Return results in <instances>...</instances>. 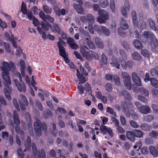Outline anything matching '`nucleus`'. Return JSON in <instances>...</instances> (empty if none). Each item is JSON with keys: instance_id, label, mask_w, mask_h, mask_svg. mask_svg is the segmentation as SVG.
Listing matches in <instances>:
<instances>
[{"instance_id": "27", "label": "nucleus", "mask_w": 158, "mask_h": 158, "mask_svg": "<svg viewBox=\"0 0 158 158\" xmlns=\"http://www.w3.org/2000/svg\"><path fill=\"white\" fill-rule=\"evenodd\" d=\"M149 151L150 153L155 157L158 156V152L155 147L153 146H150Z\"/></svg>"}, {"instance_id": "54", "label": "nucleus", "mask_w": 158, "mask_h": 158, "mask_svg": "<svg viewBox=\"0 0 158 158\" xmlns=\"http://www.w3.org/2000/svg\"><path fill=\"white\" fill-rule=\"evenodd\" d=\"M94 30L96 31H97L98 33L100 35L102 34V27H101L97 25H94Z\"/></svg>"}, {"instance_id": "61", "label": "nucleus", "mask_w": 158, "mask_h": 158, "mask_svg": "<svg viewBox=\"0 0 158 158\" xmlns=\"http://www.w3.org/2000/svg\"><path fill=\"white\" fill-rule=\"evenodd\" d=\"M3 44L7 52L8 53L10 52H11V49L10 47L9 44L8 43L4 42H3Z\"/></svg>"}, {"instance_id": "8", "label": "nucleus", "mask_w": 158, "mask_h": 158, "mask_svg": "<svg viewBox=\"0 0 158 158\" xmlns=\"http://www.w3.org/2000/svg\"><path fill=\"white\" fill-rule=\"evenodd\" d=\"M122 76L123 78V82L125 86L128 89H131V77L129 74L126 72H122Z\"/></svg>"}, {"instance_id": "7", "label": "nucleus", "mask_w": 158, "mask_h": 158, "mask_svg": "<svg viewBox=\"0 0 158 158\" xmlns=\"http://www.w3.org/2000/svg\"><path fill=\"white\" fill-rule=\"evenodd\" d=\"M122 76L123 78V82L125 86L128 89H131V77L129 74L126 72H122Z\"/></svg>"}, {"instance_id": "4", "label": "nucleus", "mask_w": 158, "mask_h": 158, "mask_svg": "<svg viewBox=\"0 0 158 158\" xmlns=\"http://www.w3.org/2000/svg\"><path fill=\"white\" fill-rule=\"evenodd\" d=\"M34 130L37 135L40 137L41 135V131L45 133L47 131V127L44 122H41L39 120H37L34 123Z\"/></svg>"}, {"instance_id": "6", "label": "nucleus", "mask_w": 158, "mask_h": 158, "mask_svg": "<svg viewBox=\"0 0 158 158\" xmlns=\"http://www.w3.org/2000/svg\"><path fill=\"white\" fill-rule=\"evenodd\" d=\"M31 146L34 156H36L37 158H46L45 152L43 149H41L40 152L39 150H37L35 143H32Z\"/></svg>"}, {"instance_id": "2", "label": "nucleus", "mask_w": 158, "mask_h": 158, "mask_svg": "<svg viewBox=\"0 0 158 158\" xmlns=\"http://www.w3.org/2000/svg\"><path fill=\"white\" fill-rule=\"evenodd\" d=\"M140 39L143 43H149L152 50L156 49L158 47V40L152 32L144 31L143 36H140Z\"/></svg>"}, {"instance_id": "53", "label": "nucleus", "mask_w": 158, "mask_h": 158, "mask_svg": "<svg viewBox=\"0 0 158 158\" xmlns=\"http://www.w3.org/2000/svg\"><path fill=\"white\" fill-rule=\"evenodd\" d=\"M19 126L16 125L15 127V130L18 134H20L22 136L24 134V132L22 130H21Z\"/></svg>"}, {"instance_id": "38", "label": "nucleus", "mask_w": 158, "mask_h": 158, "mask_svg": "<svg viewBox=\"0 0 158 158\" xmlns=\"http://www.w3.org/2000/svg\"><path fill=\"white\" fill-rule=\"evenodd\" d=\"M150 73L152 76H154L155 75L158 76V66H156L154 68L151 69Z\"/></svg>"}, {"instance_id": "23", "label": "nucleus", "mask_w": 158, "mask_h": 158, "mask_svg": "<svg viewBox=\"0 0 158 158\" xmlns=\"http://www.w3.org/2000/svg\"><path fill=\"white\" fill-rule=\"evenodd\" d=\"M13 119L15 123L17 126H19L20 121L18 113L16 111H14L13 115Z\"/></svg>"}, {"instance_id": "34", "label": "nucleus", "mask_w": 158, "mask_h": 158, "mask_svg": "<svg viewBox=\"0 0 158 158\" xmlns=\"http://www.w3.org/2000/svg\"><path fill=\"white\" fill-rule=\"evenodd\" d=\"M140 127L142 130L146 131H149L151 129L150 125L146 123L142 124L140 126Z\"/></svg>"}, {"instance_id": "51", "label": "nucleus", "mask_w": 158, "mask_h": 158, "mask_svg": "<svg viewBox=\"0 0 158 158\" xmlns=\"http://www.w3.org/2000/svg\"><path fill=\"white\" fill-rule=\"evenodd\" d=\"M47 20H48L50 23L53 24L55 21V18L52 17L49 15H47L46 18V21L45 22H47Z\"/></svg>"}, {"instance_id": "39", "label": "nucleus", "mask_w": 158, "mask_h": 158, "mask_svg": "<svg viewBox=\"0 0 158 158\" xmlns=\"http://www.w3.org/2000/svg\"><path fill=\"white\" fill-rule=\"evenodd\" d=\"M89 51L88 47L86 46H84L81 48L80 49V52L81 54L84 57L86 54L87 52H88Z\"/></svg>"}, {"instance_id": "3", "label": "nucleus", "mask_w": 158, "mask_h": 158, "mask_svg": "<svg viewBox=\"0 0 158 158\" xmlns=\"http://www.w3.org/2000/svg\"><path fill=\"white\" fill-rule=\"evenodd\" d=\"M121 107L127 117L129 118L131 116L132 119L134 120H136L138 119V116L135 111L131 110L129 111V109L132 108V105L130 101L122 103L121 104Z\"/></svg>"}, {"instance_id": "26", "label": "nucleus", "mask_w": 158, "mask_h": 158, "mask_svg": "<svg viewBox=\"0 0 158 158\" xmlns=\"http://www.w3.org/2000/svg\"><path fill=\"white\" fill-rule=\"evenodd\" d=\"M126 135L127 138L132 142H134L135 140V137L134 135L133 131L132 132L131 131H128L127 132Z\"/></svg>"}, {"instance_id": "12", "label": "nucleus", "mask_w": 158, "mask_h": 158, "mask_svg": "<svg viewBox=\"0 0 158 158\" xmlns=\"http://www.w3.org/2000/svg\"><path fill=\"white\" fill-rule=\"evenodd\" d=\"M15 85L17 87L18 90L20 92H23L24 93L26 91V86L25 84L22 82L20 83L18 79H15L14 80Z\"/></svg>"}, {"instance_id": "10", "label": "nucleus", "mask_w": 158, "mask_h": 158, "mask_svg": "<svg viewBox=\"0 0 158 158\" xmlns=\"http://www.w3.org/2000/svg\"><path fill=\"white\" fill-rule=\"evenodd\" d=\"M99 129L103 134L106 135L108 133L111 137L114 136L112 130L110 128L107 127L106 126L102 125L100 126Z\"/></svg>"}, {"instance_id": "21", "label": "nucleus", "mask_w": 158, "mask_h": 158, "mask_svg": "<svg viewBox=\"0 0 158 158\" xmlns=\"http://www.w3.org/2000/svg\"><path fill=\"white\" fill-rule=\"evenodd\" d=\"M88 37L85 39L87 44L89 47L90 49H94L95 48V46L94 43L91 40V37L89 34L87 32Z\"/></svg>"}, {"instance_id": "33", "label": "nucleus", "mask_w": 158, "mask_h": 158, "mask_svg": "<svg viewBox=\"0 0 158 158\" xmlns=\"http://www.w3.org/2000/svg\"><path fill=\"white\" fill-rule=\"evenodd\" d=\"M121 94L125 99H127L129 101L131 99V97L129 93L125 90L122 91L121 93Z\"/></svg>"}, {"instance_id": "28", "label": "nucleus", "mask_w": 158, "mask_h": 158, "mask_svg": "<svg viewBox=\"0 0 158 158\" xmlns=\"http://www.w3.org/2000/svg\"><path fill=\"white\" fill-rule=\"evenodd\" d=\"M148 21L150 29L155 31L158 32V30L155 26V22L151 18H149Z\"/></svg>"}, {"instance_id": "1", "label": "nucleus", "mask_w": 158, "mask_h": 158, "mask_svg": "<svg viewBox=\"0 0 158 158\" xmlns=\"http://www.w3.org/2000/svg\"><path fill=\"white\" fill-rule=\"evenodd\" d=\"M2 66L1 67L2 73V76L4 80L3 84L6 88L4 89V92L6 97L8 100L11 99L10 93H12V89L10 85L11 84L10 77L9 76V71L11 70V67L9 64L6 61L3 62Z\"/></svg>"}, {"instance_id": "20", "label": "nucleus", "mask_w": 158, "mask_h": 158, "mask_svg": "<svg viewBox=\"0 0 158 158\" xmlns=\"http://www.w3.org/2000/svg\"><path fill=\"white\" fill-rule=\"evenodd\" d=\"M81 5L75 3L73 5V7L77 12L81 15H84L85 14V11L83 7Z\"/></svg>"}, {"instance_id": "63", "label": "nucleus", "mask_w": 158, "mask_h": 158, "mask_svg": "<svg viewBox=\"0 0 158 158\" xmlns=\"http://www.w3.org/2000/svg\"><path fill=\"white\" fill-rule=\"evenodd\" d=\"M141 152L142 154L143 155H147L148 153V148L147 147H143L141 150Z\"/></svg>"}, {"instance_id": "29", "label": "nucleus", "mask_w": 158, "mask_h": 158, "mask_svg": "<svg viewBox=\"0 0 158 158\" xmlns=\"http://www.w3.org/2000/svg\"><path fill=\"white\" fill-rule=\"evenodd\" d=\"M120 24L121 26L120 27L122 28L124 30L127 29L129 27L127 22L123 18L121 19V21Z\"/></svg>"}, {"instance_id": "45", "label": "nucleus", "mask_w": 158, "mask_h": 158, "mask_svg": "<svg viewBox=\"0 0 158 158\" xmlns=\"http://www.w3.org/2000/svg\"><path fill=\"white\" fill-rule=\"evenodd\" d=\"M69 152L65 150H62L61 154L59 156L60 158H65L69 156Z\"/></svg>"}, {"instance_id": "16", "label": "nucleus", "mask_w": 158, "mask_h": 158, "mask_svg": "<svg viewBox=\"0 0 158 158\" xmlns=\"http://www.w3.org/2000/svg\"><path fill=\"white\" fill-rule=\"evenodd\" d=\"M132 77L134 82L136 85L138 86H142L140 79L136 73H133Z\"/></svg>"}, {"instance_id": "55", "label": "nucleus", "mask_w": 158, "mask_h": 158, "mask_svg": "<svg viewBox=\"0 0 158 158\" xmlns=\"http://www.w3.org/2000/svg\"><path fill=\"white\" fill-rule=\"evenodd\" d=\"M106 111L108 112L110 114L114 115V116H116V114L115 112H114L113 109L109 107H108L107 108Z\"/></svg>"}, {"instance_id": "59", "label": "nucleus", "mask_w": 158, "mask_h": 158, "mask_svg": "<svg viewBox=\"0 0 158 158\" xmlns=\"http://www.w3.org/2000/svg\"><path fill=\"white\" fill-rule=\"evenodd\" d=\"M39 17L41 18L44 21H46V15H45L43 11H41L39 14Z\"/></svg>"}, {"instance_id": "60", "label": "nucleus", "mask_w": 158, "mask_h": 158, "mask_svg": "<svg viewBox=\"0 0 158 158\" xmlns=\"http://www.w3.org/2000/svg\"><path fill=\"white\" fill-rule=\"evenodd\" d=\"M130 125L132 127L136 128H137L138 125L137 124V123L135 122V121L131 120L129 122Z\"/></svg>"}, {"instance_id": "30", "label": "nucleus", "mask_w": 158, "mask_h": 158, "mask_svg": "<svg viewBox=\"0 0 158 158\" xmlns=\"http://www.w3.org/2000/svg\"><path fill=\"white\" fill-rule=\"evenodd\" d=\"M133 131L135 137H136L139 138L143 137V133L141 131L135 129Z\"/></svg>"}, {"instance_id": "48", "label": "nucleus", "mask_w": 158, "mask_h": 158, "mask_svg": "<svg viewBox=\"0 0 158 158\" xmlns=\"http://www.w3.org/2000/svg\"><path fill=\"white\" fill-rule=\"evenodd\" d=\"M141 54L144 57L148 58L150 56V53L147 49H144L141 50Z\"/></svg>"}, {"instance_id": "22", "label": "nucleus", "mask_w": 158, "mask_h": 158, "mask_svg": "<svg viewBox=\"0 0 158 158\" xmlns=\"http://www.w3.org/2000/svg\"><path fill=\"white\" fill-rule=\"evenodd\" d=\"M45 23L44 22H41V24L43 29L45 31L49 30V28L52 29V25L48 22H45Z\"/></svg>"}, {"instance_id": "15", "label": "nucleus", "mask_w": 158, "mask_h": 158, "mask_svg": "<svg viewBox=\"0 0 158 158\" xmlns=\"http://www.w3.org/2000/svg\"><path fill=\"white\" fill-rule=\"evenodd\" d=\"M139 23L137 27L139 29L142 30L145 28L146 27V23L144 21V19L142 14H139Z\"/></svg>"}, {"instance_id": "43", "label": "nucleus", "mask_w": 158, "mask_h": 158, "mask_svg": "<svg viewBox=\"0 0 158 158\" xmlns=\"http://www.w3.org/2000/svg\"><path fill=\"white\" fill-rule=\"evenodd\" d=\"M101 31L102 33V32L106 36H108L110 33L109 29L104 26H102Z\"/></svg>"}, {"instance_id": "56", "label": "nucleus", "mask_w": 158, "mask_h": 158, "mask_svg": "<svg viewBox=\"0 0 158 158\" xmlns=\"http://www.w3.org/2000/svg\"><path fill=\"white\" fill-rule=\"evenodd\" d=\"M153 140L150 138L147 137L145 139V143L147 145H150L153 143Z\"/></svg>"}, {"instance_id": "19", "label": "nucleus", "mask_w": 158, "mask_h": 158, "mask_svg": "<svg viewBox=\"0 0 158 158\" xmlns=\"http://www.w3.org/2000/svg\"><path fill=\"white\" fill-rule=\"evenodd\" d=\"M81 5L75 3L73 5V7L77 12L81 15H84L85 14V11L83 7Z\"/></svg>"}, {"instance_id": "46", "label": "nucleus", "mask_w": 158, "mask_h": 158, "mask_svg": "<svg viewBox=\"0 0 158 158\" xmlns=\"http://www.w3.org/2000/svg\"><path fill=\"white\" fill-rule=\"evenodd\" d=\"M21 10L23 14H26V12H27V9L26 6V4L23 2H22L21 4Z\"/></svg>"}, {"instance_id": "31", "label": "nucleus", "mask_w": 158, "mask_h": 158, "mask_svg": "<svg viewBox=\"0 0 158 158\" xmlns=\"http://www.w3.org/2000/svg\"><path fill=\"white\" fill-rule=\"evenodd\" d=\"M53 29L52 30L53 32H56L58 34H60L61 33V29L59 27V25L55 23L53 24Z\"/></svg>"}, {"instance_id": "64", "label": "nucleus", "mask_w": 158, "mask_h": 158, "mask_svg": "<svg viewBox=\"0 0 158 158\" xmlns=\"http://www.w3.org/2000/svg\"><path fill=\"white\" fill-rule=\"evenodd\" d=\"M152 107L154 112L155 113L158 114V105L155 104H152Z\"/></svg>"}, {"instance_id": "42", "label": "nucleus", "mask_w": 158, "mask_h": 158, "mask_svg": "<svg viewBox=\"0 0 158 158\" xmlns=\"http://www.w3.org/2000/svg\"><path fill=\"white\" fill-rule=\"evenodd\" d=\"M151 83L153 87L158 88V81L156 79L154 78H152Z\"/></svg>"}, {"instance_id": "44", "label": "nucleus", "mask_w": 158, "mask_h": 158, "mask_svg": "<svg viewBox=\"0 0 158 158\" xmlns=\"http://www.w3.org/2000/svg\"><path fill=\"white\" fill-rule=\"evenodd\" d=\"M124 29L122 27H119L118 29V32L119 35L123 37L126 36V32L125 31Z\"/></svg>"}, {"instance_id": "17", "label": "nucleus", "mask_w": 158, "mask_h": 158, "mask_svg": "<svg viewBox=\"0 0 158 158\" xmlns=\"http://www.w3.org/2000/svg\"><path fill=\"white\" fill-rule=\"evenodd\" d=\"M57 44L59 48V55L62 57L66 55L65 49L64 47L60 44V42H58Z\"/></svg>"}, {"instance_id": "14", "label": "nucleus", "mask_w": 158, "mask_h": 158, "mask_svg": "<svg viewBox=\"0 0 158 158\" xmlns=\"http://www.w3.org/2000/svg\"><path fill=\"white\" fill-rule=\"evenodd\" d=\"M125 7H123L121 8L122 15L125 18L127 17V10H128L130 8V6L127 0H125L124 2Z\"/></svg>"}, {"instance_id": "18", "label": "nucleus", "mask_w": 158, "mask_h": 158, "mask_svg": "<svg viewBox=\"0 0 158 158\" xmlns=\"http://www.w3.org/2000/svg\"><path fill=\"white\" fill-rule=\"evenodd\" d=\"M98 14L100 17L106 20H108L109 18L108 12L103 10H99L98 11Z\"/></svg>"}, {"instance_id": "49", "label": "nucleus", "mask_w": 158, "mask_h": 158, "mask_svg": "<svg viewBox=\"0 0 158 158\" xmlns=\"http://www.w3.org/2000/svg\"><path fill=\"white\" fill-rule=\"evenodd\" d=\"M110 6L112 11L113 13H115L116 12L115 6L114 2L113 0H111L110 1Z\"/></svg>"}, {"instance_id": "47", "label": "nucleus", "mask_w": 158, "mask_h": 158, "mask_svg": "<svg viewBox=\"0 0 158 158\" xmlns=\"http://www.w3.org/2000/svg\"><path fill=\"white\" fill-rule=\"evenodd\" d=\"M17 153L18 154V157L20 158H23L24 157V154L21 147H19L17 150Z\"/></svg>"}, {"instance_id": "25", "label": "nucleus", "mask_w": 158, "mask_h": 158, "mask_svg": "<svg viewBox=\"0 0 158 158\" xmlns=\"http://www.w3.org/2000/svg\"><path fill=\"white\" fill-rule=\"evenodd\" d=\"M77 76L80 81V82L78 83L79 84H80V83H84L86 82V80L85 77L82 74L80 73L78 69H77Z\"/></svg>"}, {"instance_id": "40", "label": "nucleus", "mask_w": 158, "mask_h": 158, "mask_svg": "<svg viewBox=\"0 0 158 158\" xmlns=\"http://www.w3.org/2000/svg\"><path fill=\"white\" fill-rule=\"evenodd\" d=\"M132 58L135 60H139L141 58L140 54L136 52H135L132 54Z\"/></svg>"}, {"instance_id": "37", "label": "nucleus", "mask_w": 158, "mask_h": 158, "mask_svg": "<svg viewBox=\"0 0 158 158\" xmlns=\"http://www.w3.org/2000/svg\"><path fill=\"white\" fill-rule=\"evenodd\" d=\"M95 42L97 46L98 47L102 49L104 47V45L102 42L98 38H96L95 39Z\"/></svg>"}, {"instance_id": "52", "label": "nucleus", "mask_w": 158, "mask_h": 158, "mask_svg": "<svg viewBox=\"0 0 158 158\" xmlns=\"http://www.w3.org/2000/svg\"><path fill=\"white\" fill-rule=\"evenodd\" d=\"M105 88L106 91L108 92H111L113 89L112 85L109 83H107L105 85Z\"/></svg>"}, {"instance_id": "35", "label": "nucleus", "mask_w": 158, "mask_h": 158, "mask_svg": "<svg viewBox=\"0 0 158 158\" xmlns=\"http://www.w3.org/2000/svg\"><path fill=\"white\" fill-rule=\"evenodd\" d=\"M44 11L47 14H51L52 12V9L49 6L44 5L43 7Z\"/></svg>"}, {"instance_id": "5", "label": "nucleus", "mask_w": 158, "mask_h": 158, "mask_svg": "<svg viewBox=\"0 0 158 158\" xmlns=\"http://www.w3.org/2000/svg\"><path fill=\"white\" fill-rule=\"evenodd\" d=\"M110 64L112 66L117 69H119L120 65L121 64L122 67L123 69H126V61L123 59L119 58L118 60L115 58L113 59Z\"/></svg>"}, {"instance_id": "36", "label": "nucleus", "mask_w": 158, "mask_h": 158, "mask_svg": "<svg viewBox=\"0 0 158 158\" xmlns=\"http://www.w3.org/2000/svg\"><path fill=\"white\" fill-rule=\"evenodd\" d=\"M99 4L103 8H106L109 5L108 0H99Z\"/></svg>"}, {"instance_id": "58", "label": "nucleus", "mask_w": 158, "mask_h": 158, "mask_svg": "<svg viewBox=\"0 0 158 158\" xmlns=\"http://www.w3.org/2000/svg\"><path fill=\"white\" fill-rule=\"evenodd\" d=\"M134 64V62L132 60H128L127 62V63L126 62V68L127 66L129 67V68L131 69L132 68Z\"/></svg>"}, {"instance_id": "9", "label": "nucleus", "mask_w": 158, "mask_h": 158, "mask_svg": "<svg viewBox=\"0 0 158 158\" xmlns=\"http://www.w3.org/2000/svg\"><path fill=\"white\" fill-rule=\"evenodd\" d=\"M21 98L19 100L20 108L22 110H26V106H27L28 103L26 97L23 94L20 95Z\"/></svg>"}, {"instance_id": "13", "label": "nucleus", "mask_w": 158, "mask_h": 158, "mask_svg": "<svg viewBox=\"0 0 158 158\" xmlns=\"http://www.w3.org/2000/svg\"><path fill=\"white\" fill-rule=\"evenodd\" d=\"M133 89L136 93H140L142 95L145 97H148L149 96V92L148 91L143 87H141L140 88L134 86L133 85Z\"/></svg>"}, {"instance_id": "57", "label": "nucleus", "mask_w": 158, "mask_h": 158, "mask_svg": "<svg viewBox=\"0 0 158 158\" xmlns=\"http://www.w3.org/2000/svg\"><path fill=\"white\" fill-rule=\"evenodd\" d=\"M122 45L123 48L126 51H128L130 49V45L126 41H123Z\"/></svg>"}, {"instance_id": "24", "label": "nucleus", "mask_w": 158, "mask_h": 158, "mask_svg": "<svg viewBox=\"0 0 158 158\" xmlns=\"http://www.w3.org/2000/svg\"><path fill=\"white\" fill-rule=\"evenodd\" d=\"M150 108L148 106H144L142 105L139 110L140 113L144 114H147L150 111Z\"/></svg>"}, {"instance_id": "32", "label": "nucleus", "mask_w": 158, "mask_h": 158, "mask_svg": "<svg viewBox=\"0 0 158 158\" xmlns=\"http://www.w3.org/2000/svg\"><path fill=\"white\" fill-rule=\"evenodd\" d=\"M133 44L135 48L138 49H141L142 48V44L141 42L138 40H135L133 42Z\"/></svg>"}, {"instance_id": "62", "label": "nucleus", "mask_w": 158, "mask_h": 158, "mask_svg": "<svg viewBox=\"0 0 158 158\" xmlns=\"http://www.w3.org/2000/svg\"><path fill=\"white\" fill-rule=\"evenodd\" d=\"M149 136L152 138H156L157 136V133L156 131H152L149 134Z\"/></svg>"}, {"instance_id": "50", "label": "nucleus", "mask_w": 158, "mask_h": 158, "mask_svg": "<svg viewBox=\"0 0 158 158\" xmlns=\"http://www.w3.org/2000/svg\"><path fill=\"white\" fill-rule=\"evenodd\" d=\"M113 80L115 83L118 86L120 85L121 83L120 79L117 75H114L113 76Z\"/></svg>"}, {"instance_id": "11", "label": "nucleus", "mask_w": 158, "mask_h": 158, "mask_svg": "<svg viewBox=\"0 0 158 158\" xmlns=\"http://www.w3.org/2000/svg\"><path fill=\"white\" fill-rule=\"evenodd\" d=\"M86 59L88 61H90L94 58L96 60L99 59V56L96 52L91 51L90 52H87L85 56Z\"/></svg>"}, {"instance_id": "41", "label": "nucleus", "mask_w": 158, "mask_h": 158, "mask_svg": "<svg viewBox=\"0 0 158 158\" xmlns=\"http://www.w3.org/2000/svg\"><path fill=\"white\" fill-rule=\"evenodd\" d=\"M87 21L90 23L92 24L94 22L95 19L93 16L91 14H88L86 16Z\"/></svg>"}]
</instances>
